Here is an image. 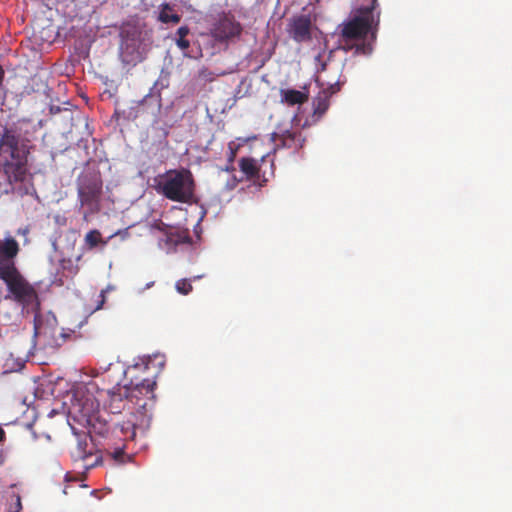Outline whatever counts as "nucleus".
Returning <instances> with one entry per match:
<instances>
[{"instance_id":"nucleus-1","label":"nucleus","mask_w":512,"mask_h":512,"mask_svg":"<svg viewBox=\"0 0 512 512\" xmlns=\"http://www.w3.org/2000/svg\"><path fill=\"white\" fill-rule=\"evenodd\" d=\"M156 381L145 378L140 383L127 385L129 392L138 389L136 397H128L131 411L129 415L116 424L115 432L120 434L125 441H133L138 435L143 436L150 428L151 415L149 409L154 403Z\"/></svg>"},{"instance_id":"nucleus-2","label":"nucleus","mask_w":512,"mask_h":512,"mask_svg":"<svg viewBox=\"0 0 512 512\" xmlns=\"http://www.w3.org/2000/svg\"><path fill=\"white\" fill-rule=\"evenodd\" d=\"M30 140L23 137L16 129L4 128L0 135V168L9 184L24 183L28 172Z\"/></svg>"},{"instance_id":"nucleus-3","label":"nucleus","mask_w":512,"mask_h":512,"mask_svg":"<svg viewBox=\"0 0 512 512\" xmlns=\"http://www.w3.org/2000/svg\"><path fill=\"white\" fill-rule=\"evenodd\" d=\"M154 183L156 192L170 201L191 203L195 198L196 184L189 169H170L155 177Z\"/></svg>"},{"instance_id":"nucleus-4","label":"nucleus","mask_w":512,"mask_h":512,"mask_svg":"<svg viewBox=\"0 0 512 512\" xmlns=\"http://www.w3.org/2000/svg\"><path fill=\"white\" fill-rule=\"evenodd\" d=\"M14 258H0V279L6 284L11 298L23 308H38L39 300L35 288L16 268Z\"/></svg>"},{"instance_id":"nucleus-5","label":"nucleus","mask_w":512,"mask_h":512,"mask_svg":"<svg viewBox=\"0 0 512 512\" xmlns=\"http://www.w3.org/2000/svg\"><path fill=\"white\" fill-rule=\"evenodd\" d=\"M358 1L357 14L340 25L341 42L347 46L344 47L345 50L354 47L352 42L365 40L374 21L372 12L377 5V0Z\"/></svg>"},{"instance_id":"nucleus-6","label":"nucleus","mask_w":512,"mask_h":512,"mask_svg":"<svg viewBox=\"0 0 512 512\" xmlns=\"http://www.w3.org/2000/svg\"><path fill=\"white\" fill-rule=\"evenodd\" d=\"M98 403L92 397L75 398L68 411V424L71 429L82 427L92 429L94 434H103V431L97 430L96 414Z\"/></svg>"},{"instance_id":"nucleus-7","label":"nucleus","mask_w":512,"mask_h":512,"mask_svg":"<svg viewBox=\"0 0 512 512\" xmlns=\"http://www.w3.org/2000/svg\"><path fill=\"white\" fill-rule=\"evenodd\" d=\"M77 193L82 207L88 206L92 211L98 209L102 195V180L100 176L85 174L79 177Z\"/></svg>"},{"instance_id":"nucleus-8","label":"nucleus","mask_w":512,"mask_h":512,"mask_svg":"<svg viewBox=\"0 0 512 512\" xmlns=\"http://www.w3.org/2000/svg\"><path fill=\"white\" fill-rule=\"evenodd\" d=\"M241 24L230 14H224L213 25L212 37L218 42H229L238 39L242 34Z\"/></svg>"},{"instance_id":"nucleus-9","label":"nucleus","mask_w":512,"mask_h":512,"mask_svg":"<svg viewBox=\"0 0 512 512\" xmlns=\"http://www.w3.org/2000/svg\"><path fill=\"white\" fill-rule=\"evenodd\" d=\"M57 319L54 315L47 316L43 319L40 315L36 314L34 318V332L35 336L44 343L51 347H60L61 341L57 338L58 335Z\"/></svg>"},{"instance_id":"nucleus-10","label":"nucleus","mask_w":512,"mask_h":512,"mask_svg":"<svg viewBox=\"0 0 512 512\" xmlns=\"http://www.w3.org/2000/svg\"><path fill=\"white\" fill-rule=\"evenodd\" d=\"M137 393H139L138 389H134L131 392H129V388H127V385H117L113 387L111 390H108L107 392L108 409L113 414H119L125 409L131 411L128 397H136Z\"/></svg>"},{"instance_id":"nucleus-11","label":"nucleus","mask_w":512,"mask_h":512,"mask_svg":"<svg viewBox=\"0 0 512 512\" xmlns=\"http://www.w3.org/2000/svg\"><path fill=\"white\" fill-rule=\"evenodd\" d=\"M271 141L275 144V148H288L298 151L304 145L305 138L301 132L296 130H281L271 134Z\"/></svg>"},{"instance_id":"nucleus-12","label":"nucleus","mask_w":512,"mask_h":512,"mask_svg":"<svg viewBox=\"0 0 512 512\" xmlns=\"http://www.w3.org/2000/svg\"><path fill=\"white\" fill-rule=\"evenodd\" d=\"M72 431L77 437V444L72 451V457L75 461L85 460L93 453V446L90 441L92 440L91 434L94 432L92 429L82 427H75Z\"/></svg>"},{"instance_id":"nucleus-13","label":"nucleus","mask_w":512,"mask_h":512,"mask_svg":"<svg viewBox=\"0 0 512 512\" xmlns=\"http://www.w3.org/2000/svg\"><path fill=\"white\" fill-rule=\"evenodd\" d=\"M312 21L309 15L294 16L289 23L288 32L298 43L311 40Z\"/></svg>"},{"instance_id":"nucleus-14","label":"nucleus","mask_w":512,"mask_h":512,"mask_svg":"<svg viewBox=\"0 0 512 512\" xmlns=\"http://www.w3.org/2000/svg\"><path fill=\"white\" fill-rule=\"evenodd\" d=\"M165 365V356L162 354H153L139 357L134 363L133 368L142 372L152 370L153 378H155Z\"/></svg>"},{"instance_id":"nucleus-15","label":"nucleus","mask_w":512,"mask_h":512,"mask_svg":"<svg viewBox=\"0 0 512 512\" xmlns=\"http://www.w3.org/2000/svg\"><path fill=\"white\" fill-rule=\"evenodd\" d=\"M340 89L339 83L329 84L326 89H323L313 100L314 115L318 118L322 117L329 108V98L332 94L338 92Z\"/></svg>"},{"instance_id":"nucleus-16","label":"nucleus","mask_w":512,"mask_h":512,"mask_svg":"<svg viewBox=\"0 0 512 512\" xmlns=\"http://www.w3.org/2000/svg\"><path fill=\"white\" fill-rule=\"evenodd\" d=\"M281 102L288 106L301 105L308 101V91H300L295 89H281L280 90Z\"/></svg>"},{"instance_id":"nucleus-17","label":"nucleus","mask_w":512,"mask_h":512,"mask_svg":"<svg viewBox=\"0 0 512 512\" xmlns=\"http://www.w3.org/2000/svg\"><path fill=\"white\" fill-rule=\"evenodd\" d=\"M112 236L108 238H103L102 234L99 230L93 229L90 230L84 237V245L88 249H94L97 247H105L108 244V241Z\"/></svg>"},{"instance_id":"nucleus-18","label":"nucleus","mask_w":512,"mask_h":512,"mask_svg":"<svg viewBox=\"0 0 512 512\" xmlns=\"http://www.w3.org/2000/svg\"><path fill=\"white\" fill-rule=\"evenodd\" d=\"M240 170L247 176L249 179H254L259 176V167L257 162L253 158L243 157L239 161Z\"/></svg>"},{"instance_id":"nucleus-19","label":"nucleus","mask_w":512,"mask_h":512,"mask_svg":"<svg viewBox=\"0 0 512 512\" xmlns=\"http://www.w3.org/2000/svg\"><path fill=\"white\" fill-rule=\"evenodd\" d=\"M19 252V244L12 236H6L0 239V256H17Z\"/></svg>"},{"instance_id":"nucleus-20","label":"nucleus","mask_w":512,"mask_h":512,"mask_svg":"<svg viewBox=\"0 0 512 512\" xmlns=\"http://www.w3.org/2000/svg\"><path fill=\"white\" fill-rule=\"evenodd\" d=\"M158 20L162 23H174L177 24L181 20V16L174 12L173 8L168 3H163L161 5V10L159 12Z\"/></svg>"},{"instance_id":"nucleus-21","label":"nucleus","mask_w":512,"mask_h":512,"mask_svg":"<svg viewBox=\"0 0 512 512\" xmlns=\"http://www.w3.org/2000/svg\"><path fill=\"white\" fill-rule=\"evenodd\" d=\"M145 106H152V113H156L161 108V99L159 97L152 96L147 94L141 101L138 103V113H144Z\"/></svg>"},{"instance_id":"nucleus-22","label":"nucleus","mask_w":512,"mask_h":512,"mask_svg":"<svg viewBox=\"0 0 512 512\" xmlns=\"http://www.w3.org/2000/svg\"><path fill=\"white\" fill-rule=\"evenodd\" d=\"M59 265L62 268V276L65 278H71L77 272V266H74L72 258H61Z\"/></svg>"},{"instance_id":"nucleus-23","label":"nucleus","mask_w":512,"mask_h":512,"mask_svg":"<svg viewBox=\"0 0 512 512\" xmlns=\"http://www.w3.org/2000/svg\"><path fill=\"white\" fill-rule=\"evenodd\" d=\"M175 286L176 290L183 295H187L192 291V285L187 279L178 280Z\"/></svg>"},{"instance_id":"nucleus-24","label":"nucleus","mask_w":512,"mask_h":512,"mask_svg":"<svg viewBox=\"0 0 512 512\" xmlns=\"http://www.w3.org/2000/svg\"><path fill=\"white\" fill-rule=\"evenodd\" d=\"M168 240L170 242H173L176 246L178 245H189L191 243V239L189 236L181 237L180 235L177 236H170L168 237Z\"/></svg>"},{"instance_id":"nucleus-25","label":"nucleus","mask_w":512,"mask_h":512,"mask_svg":"<svg viewBox=\"0 0 512 512\" xmlns=\"http://www.w3.org/2000/svg\"><path fill=\"white\" fill-rule=\"evenodd\" d=\"M74 333L75 331L72 329L62 328L60 331H58L57 338H59V341H61V345H63L67 340L71 339Z\"/></svg>"},{"instance_id":"nucleus-26","label":"nucleus","mask_w":512,"mask_h":512,"mask_svg":"<svg viewBox=\"0 0 512 512\" xmlns=\"http://www.w3.org/2000/svg\"><path fill=\"white\" fill-rule=\"evenodd\" d=\"M372 52V47L370 44L362 43L355 46V54L360 55H369Z\"/></svg>"},{"instance_id":"nucleus-27","label":"nucleus","mask_w":512,"mask_h":512,"mask_svg":"<svg viewBox=\"0 0 512 512\" xmlns=\"http://www.w3.org/2000/svg\"><path fill=\"white\" fill-rule=\"evenodd\" d=\"M124 454V447H118L111 453L113 459L118 462H123Z\"/></svg>"},{"instance_id":"nucleus-28","label":"nucleus","mask_w":512,"mask_h":512,"mask_svg":"<svg viewBox=\"0 0 512 512\" xmlns=\"http://www.w3.org/2000/svg\"><path fill=\"white\" fill-rule=\"evenodd\" d=\"M94 422L96 423L97 430L103 431V434H99V435L106 436L108 433V430H109L107 424L102 423L97 416H96V420H94Z\"/></svg>"},{"instance_id":"nucleus-29","label":"nucleus","mask_w":512,"mask_h":512,"mask_svg":"<svg viewBox=\"0 0 512 512\" xmlns=\"http://www.w3.org/2000/svg\"><path fill=\"white\" fill-rule=\"evenodd\" d=\"M190 30L188 26H181L177 29L176 35L178 36L177 39L186 38V36L189 34Z\"/></svg>"},{"instance_id":"nucleus-30","label":"nucleus","mask_w":512,"mask_h":512,"mask_svg":"<svg viewBox=\"0 0 512 512\" xmlns=\"http://www.w3.org/2000/svg\"><path fill=\"white\" fill-rule=\"evenodd\" d=\"M176 44L181 50H186L190 47V42L186 38L176 39Z\"/></svg>"},{"instance_id":"nucleus-31","label":"nucleus","mask_w":512,"mask_h":512,"mask_svg":"<svg viewBox=\"0 0 512 512\" xmlns=\"http://www.w3.org/2000/svg\"><path fill=\"white\" fill-rule=\"evenodd\" d=\"M14 497H15V506H16L15 512H20L22 509L21 498L18 494L14 495Z\"/></svg>"},{"instance_id":"nucleus-32","label":"nucleus","mask_w":512,"mask_h":512,"mask_svg":"<svg viewBox=\"0 0 512 512\" xmlns=\"http://www.w3.org/2000/svg\"><path fill=\"white\" fill-rule=\"evenodd\" d=\"M99 298H101V300H100L99 304L97 305L96 309H101L102 305L105 302V291L104 290L101 291Z\"/></svg>"},{"instance_id":"nucleus-33","label":"nucleus","mask_w":512,"mask_h":512,"mask_svg":"<svg viewBox=\"0 0 512 512\" xmlns=\"http://www.w3.org/2000/svg\"><path fill=\"white\" fill-rule=\"evenodd\" d=\"M29 193H30V191H29V188H28V187H25L24 189H21V188H20V189L18 190V194H20L21 196L26 195V194H29Z\"/></svg>"},{"instance_id":"nucleus-34","label":"nucleus","mask_w":512,"mask_h":512,"mask_svg":"<svg viewBox=\"0 0 512 512\" xmlns=\"http://www.w3.org/2000/svg\"><path fill=\"white\" fill-rule=\"evenodd\" d=\"M4 76H5V71L2 68V66L0 65V85L2 84V82L4 80Z\"/></svg>"},{"instance_id":"nucleus-35","label":"nucleus","mask_w":512,"mask_h":512,"mask_svg":"<svg viewBox=\"0 0 512 512\" xmlns=\"http://www.w3.org/2000/svg\"><path fill=\"white\" fill-rule=\"evenodd\" d=\"M6 437L5 431L0 427V442L4 441Z\"/></svg>"},{"instance_id":"nucleus-36","label":"nucleus","mask_w":512,"mask_h":512,"mask_svg":"<svg viewBox=\"0 0 512 512\" xmlns=\"http://www.w3.org/2000/svg\"><path fill=\"white\" fill-rule=\"evenodd\" d=\"M153 285H154V282H153V281H151V282L147 283V284L145 285V287H144V288H142V289H140L139 291H140V292H142V291H144L145 289H148V288L152 287Z\"/></svg>"},{"instance_id":"nucleus-37","label":"nucleus","mask_w":512,"mask_h":512,"mask_svg":"<svg viewBox=\"0 0 512 512\" xmlns=\"http://www.w3.org/2000/svg\"><path fill=\"white\" fill-rule=\"evenodd\" d=\"M28 228H24V229H18L17 233L18 234H22V235H26L28 233Z\"/></svg>"},{"instance_id":"nucleus-38","label":"nucleus","mask_w":512,"mask_h":512,"mask_svg":"<svg viewBox=\"0 0 512 512\" xmlns=\"http://www.w3.org/2000/svg\"><path fill=\"white\" fill-rule=\"evenodd\" d=\"M4 463V453L0 450V465Z\"/></svg>"},{"instance_id":"nucleus-39","label":"nucleus","mask_w":512,"mask_h":512,"mask_svg":"<svg viewBox=\"0 0 512 512\" xmlns=\"http://www.w3.org/2000/svg\"><path fill=\"white\" fill-rule=\"evenodd\" d=\"M234 157H235V152L232 150L231 154H230V158H229L230 161H233Z\"/></svg>"},{"instance_id":"nucleus-40","label":"nucleus","mask_w":512,"mask_h":512,"mask_svg":"<svg viewBox=\"0 0 512 512\" xmlns=\"http://www.w3.org/2000/svg\"><path fill=\"white\" fill-rule=\"evenodd\" d=\"M227 171L230 170V168H226ZM231 170L233 171L234 170V167H231Z\"/></svg>"},{"instance_id":"nucleus-41","label":"nucleus","mask_w":512,"mask_h":512,"mask_svg":"<svg viewBox=\"0 0 512 512\" xmlns=\"http://www.w3.org/2000/svg\"><path fill=\"white\" fill-rule=\"evenodd\" d=\"M236 186V180H234V183L232 185V188Z\"/></svg>"}]
</instances>
